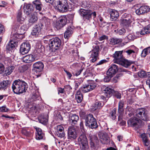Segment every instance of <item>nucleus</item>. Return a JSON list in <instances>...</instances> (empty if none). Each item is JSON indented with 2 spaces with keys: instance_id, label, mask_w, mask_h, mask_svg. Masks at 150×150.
Returning a JSON list of instances; mask_svg holds the SVG:
<instances>
[{
  "instance_id": "f257e3e1",
  "label": "nucleus",
  "mask_w": 150,
  "mask_h": 150,
  "mask_svg": "<svg viewBox=\"0 0 150 150\" xmlns=\"http://www.w3.org/2000/svg\"><path fill=\"white\" fill-rule=\"evenodd\" d=\"M27 85V84L24 81L18 79L13 81L12 88L15 93L20 94L26 92Z\"/></svg>"
},
{
  "instance_id": "f03ea898",
  "label": "nucleus",
  "mask_w": 150,
  "mask_h": 150,
  "mask_svg": "<svg viewBox=\"0 0 150 150\" xmlns=\"http://www.w3.org/2000/svg\"><path fill=\"white\" fill-rule=\"evenodd\" d=\"M85 120V125L91 129L97 128L98 127L96 120L91 114L86 115L83 118Z\"/></svg>"
},
{
  "instance_id": "7ed1b4c3",
  "label": "nucleus",
  "mask_w": 150,
  "mask_h": 150,
  "mask_svg": "<svg viewBox=\"0 0 150 150\" xmlns=\"http://www.w3.org/2000/svg\"><path fill=\"white\" fill-rule=\"evenodd\" d=\"M81 150H89L88 142L87 137L84 133L81 134L78 139Z\"/></svg>"
},
{
  "instance_id": "20e7f679",
  "label": "nucleus",
  "mask_w": 150,
  "mask_h": 150,
  "mask_svg": "<svg viewBox=\"0 0 150 150\" xmlns=\"http://www.w3.org/2000/svg\"><path fill=\"white\" fill-rule=\"evenodd\" d=\"M67 0H58L56 2V8L60 12L63 13L68 10L69 6Z\"/></svg>"
},
{
  "instance_id": "39448f33",
  "label": "nucleus",
  "mask_w": 150,
  "mask_h": 150,
  "mask_svg": "<svg viewBox=\"0 0 150 150\" xmlns=\"http://www.w3.org/2000/svg\"><path fill=\"white\" fill-rule=\"evenodd\" d=\"M61 43V40L58 37L53 38L50 39L49 45L52 51L55 52L59 49Z\"/></svg>"
},
{
  "instance_id": "423d86ee",
  "label": "nucleus",
  "mask_w": 150,
  "mask_h": 150,
  "mask_svg": "<svg viewBox=\"0 0 150 150\" xmlns=\"http://www.w3.org/2000/svg\"><path fill=\"white\" fill-rule=\"evenodd\" d=\"M136 116L139 120L144 121L149 120L147 111L144 108H140L137 110Z\"/></svg>"
},
{
  "instance_id": "0eeeda50",
  "label": "nucleus",
  "mask_w": 150,
  "mask_h": 150,
  "mask_svg": "<svg viewBox=\"0 0 150 150\" xmlns=\"http://www.w3.org/2000/svg\"><path fill=\"white\" fill-rule=\"evenodd\" d=\"M141 122V121L136 116L132 117L127 121L128 126L134 128L135 130H137L140 127Z\"/></svg>"
},
{
  "instance_id": "6e6552de",
  "label": "nucleus",
  "mask_w": 150,
  "mask_h": 150,
  "mask_svg": "<svg viewBox=\"0 0 150 150\" xmlns=\"http://www.w3.org/2000/svg\"><path fill=\"white\" fill-rule=\"evenodd\" d=\"M99 50V46L96 45L93 46V49L91 51L89 52V53L91 54L90 58L91 62H94L98 59Z\"/></svg>"
},
{
  "instance_id": "1a4fd4ad",
  "label": "nucleus",
  "mask_w": 150,
  "mask_h": 150,
  "mask_svg": "<svg viewBox=\"0 0 150 150\" xmlns=\"http://www.w3.org/2000/svg\"><path fill=\"white\" fill-rule=\"evenodd\" d=\"M79 12L84 21H90L92 19L91 10L81 8L79 10Z\"/></svg>"
},
{
  "instance_id": "9d476101",
  "label": "nucleus",
  "mask_w": 150,
  "mask_h": 150,
  "mask_svg": "<svg viewBox=\"0 0 150 150\" xmlns=\"http://www.w3.org/2000/svg\"><path fill=\"white\" fill-rule=\"evenodd\" d=\"M96 86V84L92 81H90L87 84L83 85L79 90H81L84 93H87L94 89Z\"/></svg>"
},
{
  "instance_id": "9b49d317",
  "label": "nucleus",
  "mask_w": 150,
  "mask_h": 150,
  "mask_svg": "<svg viewBox=\"0 0 150 150\" xmlns=\"http://www.w3.org/2000/svg\"><path fill=\"white\" fill-rule=\"evenodd\" d=\"M43 27V25L41 23L36 24L33 28L32 35L35 37H41V31Z\"/></svg>"
},
{
  "instance_id": "f8f14e48",
  "label": "nucleus",
  "mask_w": 150,
  "mask_h": 150,
  "mask_svg": "<svg viewBox=\"0 0 150 150\" xmlns=\"http://www.w3.org/2000/svg\"><path fill=\"white\" fill-rule=\"evenodd\" d=\"M66 16H61L55 24V27L57 30H59L64 27L67 23V20Z\"/></svg>"
},
{
  "instance_id": "ddd939ff",
  "label": "nucleus",
  "mask_w": 150,
  "mask_h": 150,
  "mask_svg": "<svg viewBox=\"0 0 150 150\" xmlns=\"http://www.w3.org/2000/svg\"><path fill=\"white\" fill-rule=\"evenodd\" d=\"M30 45L28 42L23 43L21 46V53L22 54H25L28 53L30 50Z\"/></svg>"
},
{
  "instance_id": "4468645a",
  "label": "nucleus",
  "mask_w": 150,
  "mask_h": 150,
  "mask_svg": "<svg viewBox=\"0 0 150 150\" xmlns=\"http://www.w3.org/2000/svg\"><path fill=\"white\" fill-rule=\"evenodd\" d=\"M67 135L68 139H75L76 138L77 134L74 127H69L68 129Z\"/></svg>"
},
{
  "instance_id": "2eb2a0df",
  "label": "nucleus",
  "mask_w": 150,
  "mask_h": 150,
  "mask_svg": "<svg viewBox=\"0 0 150 150\" xmlns=\"http://www.w3.org/2000/svg\"><path fill=\"white\" fill-rule=\"evenodd\" d=\"M24 38L22 34H18L16 31H12L11 35L10 40L13 41H16L18 43V41L19 40L23 39Z\"/></svg>"
},
{
  "instance_id": "dca6fc26",
  "label": "nucleus",
  "mask_w": 150,
  "mask_h": 150,
  "mask_svg": "<svg viewBox=\"0 0 150 150\" xmlns=\"http://www.w3.org/2000/svg\"><path fill=\"white\" fill-rule=\"evenodd\" d=\"M122 51L115 52L113 56L114 58L113 60L114 63L118 64L120 63V62L122 60Z\"/></svg>"
},
{
  "instance_id": "f3484780",
  "label": "nucleus",
  "mask_w": 150,
  "mask_h": 150,
  "mask_svg": "<svg viewBox=\"0 0 150 150\" xmlns=\"http://www.w3.org/2000/svg\"><path fill=\"white\" fill-rule=\"evenodd\" d=\"M119 67L116 65L112 64L110 67L107 72V74L111 76H113L118 71Z\"/></svg>"
},
{
  "instance_id": "a211bd4d",
  "label": "nucleus",
  "mask_w": 150,
  "mask_h": 150,
  "mask_svg": "<svg viewBox=\"0 0 150 150\" xmlns=\"http://www.w3.org/2000/svg\"><path fill=\"white\" fill-rule=\"evenodd\" d=\"M79 119L78 115L75 114H72L70 115L69 121L70 124L73 126L77 124V122Z\"/></svg>"
},
{
  "instance_id": "6ab92c4d",
  "label": "nucleus",
  "mask_w": 150,
  "mask_h": 150,
  "mask_svg": "<svg viewBox=\"0 0 150 150\" xmlns=\"http://www.w3.org/2000/svg\"><path fill=\"white\" fill-rule=\"evenodd\" d=\"M90 143L91 148L93 149L96 148V144H97L98 142V140L97 137L96 135H90L89 136Z\"/></svg>"
},
{
  "instance_id": "aec40b11",
  "label": "nucleus",
  "mask_w": 150,
  "mask_h": 150,
  "mask_svg": "<svg viewBox=\"0 0 150 150\" xmlns=\"http://www.w3.org/2000/svg\"><path fill=\"white\" fill-rule=\"evenodd\" d=\"M44 67L43 64L41 62H36L33 64V67L34 70L39 72H40L42 71Z\"/></svg>"
},
{
  "instance_id": "412c9836",
  "label": "nucleus",
  "mask_w": 150,
  "mask_h": 150,
  "mask_svg": "<svg viewBox=\"0 0 150 150\" xmlns=\"http://www.w3.org/2000/svg\"><path fill=\"white\" fill-rule=\"evenodd\" d=\"M36 130V139L37 140H41L42 139L44 134L42 132V129L36 127H34Z\"/></svg>"
},
{
  "instance_id": "4be33fe9",
  "label": "nucleus",
  "mask_w": 150,
  "mask_h": 150,
  "mask_svg": "<svg viewBox=\"0 0 150 150\" xmlns=\"http://www.w3.org/2000/svg\"><path fill=\"white\" fill-rule=\"evenodd\" d=\"M35 56L32 54H29L26 55L23 57V60L24 62L26 63H30L35 60Z\"/></svg>"
},
{
  "instance_id": "5701e85b",
  "label": "nucleus",
  "mask_w": 150,
  "mask_h": 150,
  "mask_svg": "<svg viewBox=\"0 0 150 150\" xmlns=\"http://www.w3.org/2000/svg\"><path fill=\"white\" fill-rule=\"evenodd\" d=\"M74 29L73 26L68 27L64 34V36L65 38L68 39L71 35L73 32Z\"/></svg>"
},
{
  "instance_id": "b1692460",
  "label": "nucleus",
  "mask_w": 150,
  "mask_h": 150,
  "mask_svg": "<svg viewBox=\"0 0 150 150\" xmlns=\"http://www.w3.org/2000/svg\"><path fill=\"white\" fill-rule=\"evenodd\" d=\"M128 18H123L120 20L121 23L123 26H128L132 22L131 15H129Z\"/></svg>"
},
{
  "instance_id": "393cba45",
  "label": "nucleus",
  "mask_w": 150,
  "mask_h": 150,
  "mask_svg": "<svg viewBox=\"0 0 150 150\" xmlns=\"http://www.w3.org/2000/svg\"><path fill=\"white\" fill-rule=\"evenodd\" d=\"M114 91L110 87H107L103 90V92L106 98H109L112 95Z\"/></svg>"
},
{
  "instance_id": "a878e982",
  "label": "nucleus",
  "mask_w": 150,
  "mask_h": 150,
  "mask_svg": "<svg viewBox=\"0 0 150 150\" xmlns=\"http://www.w3.org/2000/svg\"><path fill=\"white\" fill-rule=\"evenodd\" d=\"M110 18L113 20L117 19L119 16L118 11L115 10L111 9L110 10Z\"/></svg>"
},
{
  "instance_id": "bb28decb",
  "label": "nucleus",
  "mask_w": 150,
  "mask_h": 150,
  "mask_svg": "<svg viewBox=\"0 0 150 150\" xmlns=\"http://www.w3.org/2000/svg\"><path fill=\"white\" fill-rule=\"evenodd\" d=\"M11 83L9 80L3 81L0 83V90H5L9 86Z\"/></svg>"
},
{
  "instance_id": "cd10ccee",
  "label": "nucleus",
  "mask_w": 150,
  "mask_h": 150,
  "mask_svg": "<svg viewBox=\"0 0 150 150\" xmlns=\"http://www.w3.org/2000/svg\"><path fill=\"white\" fill-rule=\"evenodd\" d=\"M140 136L144 145L146 146H148L150 144V141L146 134L145 133H142L140 135Z\"/></svg>"
},
{
  "instance_id": "c85d7f7f",
  "label": "nucleus",
  "mask_w": 150,
  "mask_h": 150,
  "mask_svg": "<svg viewBox=\"0 0 150 150\" xmlns=\"http://www.w3.org/2000/svg\"><path fill=\"white\" fill-rule=\"evenodd\" d=\"M104 105V102L100 101L96 102L93 105V108L92 109L94 110L100 109L102 108Z\"/></svg>"
},
{
  "instance_id": "c756f323",
  "label": "nucleus",
  "mask_w": 150,
  "mask_h": 150,
  "mask_svg": "<svg viewBox=\"0 0 150 150\" xmlns=\"http://www.w3.org/2000/svg\"><path fill=\"white\" fill-rule=\"evenodd\" d=\"M134 61L125 59L123 61L122 60H121L120 62V63H119L118 64H121L125 67L127 68L131 64H134Z\"/></svg>"
},
{
  "instance_id": "7c9ffc66",
  "label": "nucleus",
  "mask_w": 150,
  "mask_h": 150,
  "mask_svg": "<svg viewBox=\"0 0 150 150\" xmlns=\"http://www.w3.org/2000/svg\"><path fill=\"white\" fill-rule=\"evenodd\" d=\"M109 41L110 44L114 45L121 43L122 42V39L116 38H112L110 39Z\"/></svg>"
},
{
  "instance_id": "2f4dec72",
  "label": "nucleus",
  "mask_w": 150,
  "mask_h": 150,
  "mask_svg": "<svg viewBox=\"0 0 150 150\" xmlns=\"http://www.w3.org/2000/svg\"><path fill=\"white\" fill-rule=\"evenodd\" d=\"M17 45V42L16 41H13L10 40V42L6 46V49L9 51L11 50Z\"/></svg>"
},
{
  "instance_id": "473e14b6",
  "label": "nucleus",
  "mask_w": 150,
  "mask_h": 150,
  "mask_svg": "<svg viewBox=\"0 0 150 150\" xmlns=\"http://www.w3.org/2000/svg\"><path fill=\"white\" fill-rule=\"evenodd\" d=\"M40 122L43 124L46 125L48 122V117L47 115H41L39 118Z\"/></svg>"
},
{
  "instance_id": "72a5a7b5",
  "label": "nucleus",
  "mask_w": 150,
  "mask_h": 150,
  "mask_svg": "<svg viewBox=\"0 0 150 150\" xmlns=\"http://www.w3.org/2000/svg\"><path fill=\"white\" fill-rule=\"evenodd\" d=\"M75 98L78 103H80L82 101L83 96L79 90L77 91L75 95Z\"/></svg>"
},
{
  "instance_id": "f704fd0d",
  "label": "nucleus",
  "mask_w": 150,
  "mask_h": 150,
  "mask_svg": "<svg viewBox=\"0 0 150 150\" xmlns=\"http://www.w3.org/2000/svg\"><path fill=\"white\" fill-rule=\"evenodd\" d=\"M38 17L34 13H32L29 18L28 21L29 23L33 24L35 23L38 20Z\"/></svg>"
},
{
  "instance_id": "c9c22d12",
  "label": "nucleus",
  "mask_w": 150,
  "mask_h": 150,
  "mask_svg": "<svg viewBox=\"0 0 150 150\" xmlns=\"http://www.w3.org/2000/svg\"><path fill=\"white\" fill-rule=\"evenodd\" d=\"M100 141L104 144H107L109 142V138L107 134H104L101 138Z\"/></svg>"
},
{
  "instance_id": "e433bc0d",
  "label": "nucleus",
  "mask_w": 150,
  "mask_h": 150,
  "mask_svg": "<svg viewBox=\"0 0 150 150\" xmlns=\"http://www.w3.org/2000/svg\"><path fill=\"white\" fill-rule=\"evenodd\" d=\"M33 11V7L30 5H27L24 9V12L27 15L32 13Z\"/></svg>"
},
{
  "instance_id": "4c0bfd02",
  "label": "nucleus",
  "mask_w": 150,
  "mask_h": 150,
  "mask_svg": "<svg viewBox=\"0 0 150 150\" xmlns=\"http://www.w3.org/2000/svg\"><path fill=\"white\" fill-rule=\"evenodd\" d=\"M33 3L35 5L36 9L40 11L42 9V4L39 0H36L33 1Z\"/></svg>"
},
{
  "instance_id": "58836bf2",
  "label": "nucleus",
  "mask_w": 150,
  "mask_h": 150,
  "mask_svg": "<svg viewBox=\"0 0 150 150\" xmlns=\"http://www.w3.org/2000/svg\"><path fill=\"white\" fill-rule=\"evenodd\" d=\"M15 68L13 66H9L6 67L5 70V74L6 75H10L13 71Z\"/></svg>"
},
{
  "instance_id": "ea45409f",
  "label": "nucleus",
  "mask_w": 150,
  "mask_h": 150,
  "mask_svg": "<svg viewBox=\"0 0 150 150\" xmlns=\"http://www.w3.org/2000/svg\"><path fill=\"white\" fill-rule=\"evenodd\" d=\"M124 104V102L123 100H120L119 103L118 111L120 114L124 111L123 107Z\"/></svg>"
},
{
  "instance_id": "a19ab883",
  "label": "nucleus",
  "mask_w": 150,
  "mask_h": 150,
  "mask_svg": "<svg viewBox=\"0 0 150 150\" xmlns=\"http://www.w3.org/2000/svg\"><path fill=\"white\" fill-rule=\"evenodd\" d=\"M41 98L38 93H35L33 95L31 98V101H36L39 100Z\"/></svg>"
},
{
  "instance_id": "79ce46f5",
  "label": "nucleus",
  "mask_w": 150,
  "mask_h": 150,
  "mask_svg": "<svg viewBox=\"0 0 150 150\" xmlns=\"http://www.w3.org/2000/svg\"><path fill=\"white\" fill-rule=\"evenodd\" d=\"M81 6L83 8H89L91 6V4L89 2L86 1H83Z\"/></svg>"
},
{
  "instance_id": "37998d69",
  "label": "nucleus",
  "mask_w": 150,
  "mask_h": 150,
  "mask_svg": "<svg viewBox=\"0 0 150 150\" xmlns=\"http://www.w3.org/2000/svg\"><path fill=\"white\" fill-rule=\"evenodd\" d=\"M116 110L115 109H112L109 113V116L112 120H114L116 117Z\"/></svg>"
},
{
  "instance_id": "c03bdc74",
  "label": "nucleus",
  "mask_w": 150,
  "mask_h": 150,
  "mask_svg": "<svg viewBox=\"0 0 150 150\" xmlns=\"http://www.w3.org/2000/svg\"><path fill=\"white\" fill-rule=\"evenodd\" d=\"M22 12L21 11L18 12L17 16V20L18 21L21 22V21H23L25 19L22 16Z\"/></svg>"
},
{
  "instance_id": "a18cd8bd",
  "label": "nucleus",
  "mask_w": 150,
  "mask_h": 150,
  "mask_svg": "<svg viewBox=\"0 0 150 150\" xmlns=\"http://www.w3.org/2000/svg\"><path fill=\"white\" fill-rule=\"evenodd\" d=\"M142 12L143 13H147L149 12L150 10V8L149 6H141Z\"/></svg>"
},
{
  "instance_id": "49530a36",
  "label": "nucleus",
  "mask_w": 150,
  "mask_h": 150,
  "mask_svg": "<svg viewBox=\"0 0 150 150\" xmlns=\"http://www.w3.org/2000/svg\"><path fill=\"white\" fill-rule=\"evenodd\" d=\"M127 37L129 40L130 41L134 40L136 38L137 36L133 33H131L129 34Z\"/></svg>"
},
{
  "instance_id": "de8ad7c7",
  "label": "nucleus",
  "mask_w": 150,
  "mask_h": 150,
  "mask_svg": "<svg viewBox=\"0 0 150 150\" xmlns=\"http://www.w3.org/2000/svg\"><path fill=\"white\" fill-rule=\"evenodd\" d=\"M109 59V58L108 57L106 58V59H103L100 60L96 63V66L101 65L104 63H107L108 62V60Z\"/></svg>"
},
{
  "instance_id": "09e8293b",
  "label": "nucleus",
  "mask_w": 150,
  "mask_h": 150,
  "mask_svg": "<svg viewBox=\"0 0 150 150\" xmlns=\"http://www.w3.org/2000/svg\"><path fill=\"white\" fill-rule=\"evenodd\" d=\"M138 75L141 78H145L146 77V72L142 71L138 73Z\"/></svg>"
},
{
  "instance_id": "8fccbe9b",
  "label": "nucleus",
  "mask_w": 150,
  "mask_h": 150,
  "mask_svg": "<svg viewBox=\"0 0 150 150\" xmlns=\"http://www.w3.org/2000/svg\"><path fill=\"white\" fill-rule=\"evenodd\" d=\"M121 75L120 74H117L116 76L113 78L112 79V81L114 83L117 82L119 79Z\"/></svg>"
},
{
  "instance_id": "3c124183",
  "label": "nucleus",
  "mask_w": 150,
  "mask_h": 150,
  "mask_svg": "<svg viewBox=\"0 0 150 150\" xmlns=\"http://www.w3.org/2000/svg\"><path fill=\"white\" fill-rule=\"evenodd\" d=\"M57 136L59 137L62 138L64 137L65 136V133L63 131L57 132L56 133Z\"/></svg>"
},
{
  "instance_id": "603ef678",
  "label": "nucleus",
  "mask_w": 150,
  "mask_h": 150,
  "mask_svg": "<svg viewBox=\"0 0 150 150\" xmlns=\"http://www.w3.org/2000/svg\"><path fill=\"white\" fill-rule=\"evenodd\" d=\"M22 133L23 134L27 137H29L31 134V133L29 131H28L25 129H23L22 131Z\"/></svg>"
},
{
  "instance_id": "864d4df0",
  "label": "nucleus",
  "mask_w": 150,
  "mask_h": 150,
  "mask_svg": "<svg viewBox=\"0 0 150 150\" xmlns=\"http://www.w3.org/2000/svg\"><path fill=\"white\" fill-rule=\"evenodd\" d=\"M112 76H111L107 74V75L105 76L104 78V81L106 82H108L110 80L111 77Z\"/></svg>"
},
{
  "instance_id": "5fc2aeb1",
  "label": "nucleus",
  "mask_w": 150,
  "mask_h": 150,
  "mask_svg": "<svg viewBox=\"0 0 150 150\" xmlns=\"http://www.w3.org/2000/svg\"><path fill=\"white\" fill-rule=\"evenodd\" d=\"M125 32V30L124 28H121L118 30V33L120 35H123Z\"/></svg>"
},
{
  "instance_id": "6e6d98bb",
  "label": "nucleus",
  "mask_w": 150,
  "mask_h": 150,
  "mask_svg": "<svg viewBox=\"0 0 150 150\" xmlns=\"http://www.w3.org/2000/svg\"><path fill=\"white\" fill-rule=\"evenodd\" d=\"M135 12L136 14L138 15L143 14L141 6L136 10L135 11Z\"/></svg>"
},
{
  "instance_id": "4d7b16f0",
  "label": "nucleus",
  "mask_w": 150,
  "mask_h": 150,
  "mask_svg": "<svg viewBox=\"0 0 150 150\" xmlns=\"http://www.w3.org/2000/svg\"><path fill=\"white\" fill-rule=\"evenodd\" d=\"M83 68H82L79 70H77L75 73H73L74 76H78L79 75L82 71L83 70Z\"/></svg>"
},
{
  "instance_id": "13d9d810",
  "label": "nucleus",
  "mask_w": 150,
  "mask_h": 150,
  "mask_svg": "<svg viewBox=\"0 0 150 150\" xmlns=\"http://www.w3.org/2000/svg\"><path fill=\"white\" fill-rule=\"evenodd\" d=\"M8 110V109L6 108L5 106H3L0 107V111L2 112H7Z\"/></svg>"
},
{
  "instance_id": "bf43d9fd",
  "label": "nucleus",
  "mask_w": 150,
  "mask_h": 150,
  "mask_svg": "<svg viewBox=\"0 0 150 150\" xmlns=\"http://www.w3.org/2000/svg\"><path fill=\"white\" fill-rule=\"evenodd\" d=\"M57 132L63 131L64 130V128L62 126L59 125L57 126Z\"/></svg>"
},
{
  "instance_id": "052dcab7",
  "label": "nucleus",
  "mask_w": 150,
  "mask_h": 150,
  "mask_svg": "<svg viewBox=\"0 0 150 150\" xmlns=\"http://www.w3.org/2000/svg\"><path fill=\"white\" fill-rule=\"evenodd\" d=\"M148 54L146 48L144 49L141 53V56L142 57H145Z\"/></svg>"
},
{
  "instance_id": "680f3d73",
  "label": "nucleus",
  "mask_w": 150,
  "mask_h": 150,
  "mask_svg": "<svg viewBox=\"0 0 150 150\" xmlns=\"http://www.w3.org/2000/svg\"><path fill=\"white\" fill-rule=\"evenodd\" d=\"M66 16L67 17V19H68L69 21H72L74 17L73 15L72 14H68Z\"/></svg>"
},
{
  "instance_id": "e2e57ef3",
  "label": "nucleus",
  "mask_w": 150,
  "mask_h": 150,
  "mask_svg": "<svg viewBox=\"0 0 150 150\" xmlns=\"http://www.w3.org/2000/svg\"><path fill=\"white\" fill-rule=\"evenodd\" d=\"M108 37L107 36L104 35L99 37V40L100 41H102L104 40L108 39Z\"/></svg>"
},
{
  "instance_id": "0e129e2a",
  "label": "nucleus",
  "mask_w": 150,
  "mask_h": 150,
  "mask_svg": "<svg viewBox=\"0 0 150 150\" xmlns=\"http://www.w3.org/2000/svg\"><path fill=\"white\" fill-rule=\"evenodd\" d=\"M64 71L66 73L69 79H71L72 76L70 72L65 69L64 70Z\"/></svg>"
},
{
  "instance_id": "69168bd1",
  "label": "nucleus",
  "mask_w": 150,
  "mask_h": 150,
  "mask_svg": "<svg viewBox=\"0 0 150 150\" xmlns=\"http://www.w3.org/2000/svg\"><path fill=\"white\" fill-rule=\"evenodd\" d=\"M148 33L146 32V30L145 28H143L140 31V34L141 35H144L145 34Z\"/></svg>"
},
{
  "instance_id": "338daca9",
  "label": "nucleus",
  "mask_w": 150,
  "mask_h": 150,
  "mask_svg": "<svg viewBox=\"0 0 150 150\" xmlns=\"http://www.w3.org/2000/svg\"><path fill=\"white\" fill-rule=\"evenodd\" d=\"M133 109L131 107L128 106L127 107L126 112H131L133 111Z\"/></svg>"
},
{
  "instance_id": "774afa93",
  "label": "nucleus",
  "mask_w": 150,
  "mask_h": 150,
  "mask_svg": "<svg viewBox=\"0 0 150 150\" xmlns=\"http://www.w3.org/2000/svg\"><path fill=\"white\" fill-rule=\"evenodd\" d=\"M81 82H77L75 83V89L76 90L78 88L79 86L80 85Z\"/></svg>"
}]
</instances>
